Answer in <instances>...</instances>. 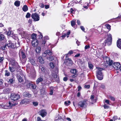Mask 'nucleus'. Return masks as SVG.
<instances>
[{"label": "nucleus", "instance_id": "nucleus-5", "mask_svg": "<svg viewBox=\"0 0 121 121\" xmlns=\"http://www.w3.org/2000/svg\"><path fill=\"white\" fill-rule=\"evenodd\" d=\"M87 104V100L84 99L83 100L79 101L78 103V106L84 108L86 107Z\"/></svg>", "mask_w": 121, "mask_h": 121}, {"label": "nucleus", "instance_id": "nucleus-12", "mask_svg": "<svg viewBox=\"0 0 121 121\" xmlns=\"http://www.w3.org/2000/svg\"><path fill=\"white\" fill-rule=\"evenodd\" d=\"M26 86L28 88H30L34 89H36V87L35 84H32L30 83L27 84Z\"/></svg>", "mask_w": 121, "mask_h": 121}, {"label": "nucleus", "instance_id": "nucleus-49", "mask_svg": "<svg viewBox=\"0 0 121 121\" xmlns=\"http://www.w3.org/2000/svg\"><path fill=\"white\" fill-rule=\"evenodd\" d=\"M49 65L52 68H53L54 67V64L53 63H50Z\"/></svg>", "mask_w": 121, "mask_h": 121}, {"label": "nucleus", "instance_id": "nucleus-37", "mask_svg": "<svg viewBox=\"0 0 121 121\" xmlns=\"http://www.w3.org/2000/svg\"><path fill=\"white\" fill-rule=\"evenodd\" d=\"M108 98L110 99L112 101H115V98L113 97L111 95H108Z\"/></svg>", "mask_w": 121, "mask_h": 121}, {"label": "nucleus", "instance_id": "nucleus-4", "mask_svg": "<svg viewBox=\"0 0 121 121\" xmlns=\"http://www.w3.org/2000/svg\"><path fill=\"white\" fill-rule=\"evenodd\" d=\"M39 68L42 73H44L45 75V77H48L50 76L49 71L48 69H46L45 67L43 65L40 66Z\"/></svg>", "mask_w": 121, "mask_h": 121}, {"label": "nucleus", "instance_id": "nucleus-46", "mask_svg": "<svg viewBox=\"0 0 121 121\" xmlns=\"http://www.w3.org/2000/svg\"><path fill=\"white\" fill-rule=\"evenodd\" d=\"M66 62L69 63V64H70L71 65H72L73 64L72 61L71 60V59H69V60L68 59V60H67V61Z\"/></svg>", "mask_w": 121, "mask_h": 121}, {"label": "nucleus", "instance_id": "nucleus-47", "mask_svg": "<svg viewBox=\"0 0 121 121\" xmlns=\"http://www.w3.org/2000/svg\"><path fill=\"white\" fill-rule=\"evenodd\" d=\"M100 85H99L100 87L103 89H105V86L104 85V84H100Z\"/></svg>", "mask_w": 121, "mask_h": 121}, {"label": "nucleus", "instance_id": "nucleus-24", "mask_svg": "<svg viewBox=\"0 0 121 121\" xmlns=\"http://www.w3.org/2000/svg\"><path fill=\"white\" fill-rule=\"evenodd\" d=\"M22 10L24 12L27 11L28 10L27 6L26 5H24L22 8Z\"/></svg>", "mask_w": 121, "mask_h": 121}, {"label": "nucleus", "instance_id": "nucleus-64", "mask_svg": "<svg viewBox=\"0 0 121 121\" xmlns=\"http://www.w3.org/2000/svg\"><path fill=\"white\" fill-rule=\"evenodd\" d=\"M68 80V78L66 77H65L63 78V80L65 81H66Z\"/></svg>", "mask_w": 121, "mask_h": 121}, {"label": "nucleus", "instance_id": "nucleus-32", "mask_svg": "<svg viewBox=\"0 0 121 121\" xmlns=\"http://www.w3.org/2000/svg\"><path fill=\"white\" fill-rule=\"evenodd\" d=\"M37 35L34 33L32 34L31 35L32 39L34 40H36V36Z\"/></svg>", "mask_w": 121, "mask_h": 121}, {"label": "nucleus", "instance_id": "nucleus-8", "mask_svg": "<svg viewBox=\"0 0 121 121\" xmlns=\"http://www.w3.org/2000/svg\"><path fill=\"white\" fill-rule=\"evenodd\" d=\"M31 17L35 21H38L39 20V17L38 14L36 13H33L31 15Z\"/></svg>", "mask_w": 121, "mask_h": 121}, {"label": "nucleus", "instance_id": "nucleus-58", "mask_svg": "<svg viewBox=\"0 0 121 121\" xmlns=\"http://www.w3.org/2000/svg\"><path fill=\"white\" fill-rule=\"evenodd\" d=\"M70 12L71 13H73L74 12V10L73 8H71L70 10Z\"/></svg>", "mask_w": 121, "mask_h": 121}, {"label": "nucleus", "instance_id": "nucleus-62", "mask_svg": "<svg viewBox=\"0 0 121 121\" xmlns=\"http://www.w3.org/2000/svg\"><path fill=\"white\" fill-rule=\"evenodd\" d=\"M44 40H46L48 39H49V38L47 36H46L45 37H44L43 38Z\"/></svg>", "mask_w": 121, "mask_h": 121}, {"label": "nucleus", "instance_id": "nucleus-45", "mask_svg": "<svg viewBox=\"0 0 121 121\" xmlns=\"http://www.w3.org/2000/svg\"><path fill=\"white\" fill-rule=\"evenodd\" d=\"M46 40H44L42 41V46L43 47H44L45 45V43H46Z\"/></svg>", "mask_w": 121, "mask_h": 121}, {"label": "nucleus", "instance_id": "nucleus-2", "mask_svg": "<svg viewBox=\"0 0 121 121\" xmlns=\"http://www.w3.org/2000/svg\"><path fill=\"white\" fill-rule=\"evenodd\" d=\"M58 73V69L56 68L54 70V72L52 74L53 79L57 82H58L59 81Z\"/></svg>", "mask_w": 121, "mask_h": 121}, {"label": "nucleus", "instance_id": "nucleus-33", "mask_svg": "<svg viewBox=\"0 0 121 121\" xmlns=\"http://www.w3.org/2000/svg\"><path fill=\"white\" fill-rule=\"evenodd\" d=\"M50 91H55L57 90V88L56 87L51 86L50 88Z\"/></svg>", "mask_w": 121, "mask_h": 121}, {"label": "nucleus", "instance_id": "nucleus-36", "mask_svg": "<svg viewBox=\"0 0 121 121\" xmlns=\"http://www.w3.org/2000/svg\"><path fill=\"white\" fill-rule=\"evenodd\" d=\"M47 54L48 55H51L52 54V53L50 50H47L45 51Z\"/></svg>", "mask_w": 121, "mask_h": 121}, {"label": "nucleus", "instance_id": "nucleus-23", "mask_svg": "<svg viewBox=\"0 0 121 121\" xmlns=\"http://www.w3.org/2000/svg\"><path fill=\"white\" fill-rule=\"evenodd\" d=\"M20 2L19 0H16L14 3V5L17 7H19L20 5Z\"/></svg>", "mask_w": 121, "mask_h": 121}, {"label": "nucleus", "instance_id": "nucleus-30", "mask_svg": "<svg viewBox=\"0 0 121 121\" xmlns=\"http://www.w3.org/2000/svg\"><path fill=\"white\" fill-rule=\"evenodd\" d=\"M35 51L37 53H40V47L39 46L37 47Z\"/></svg>", "mask_w": 121, "mask_h": 121}, {"label": "nucleus", "instance_id": "nucleus-6", "mask_svg": "<svg viewBox=\"0 0 121 121\" xmlns=\"http://www.w3.org/2000/svg\"><path fill=\"white\" fill-rule=\"evenodd\" d=\"M19 55L20 58L22 57V59H24V62H26V56L22 50L21 49L20 50Z\"/></svg>", "mask_w": 121, "mask_h": 121}, {"label": "nucleus", "instance_id": "nucleus-28", "mask_svg": "<svg viewBox=\"0 0 121 121\" xmlns=\"http://www.w3.org/2000/svg\"><path fill=\"white\" fill-rule=\"evenodd\" d=\"M5 76H9L10 75V72L7 70L5 71Z\"/></svg>", "mask_w": 121, "mask_h": 121}, {"label": "nucleus", "instance_id": "nucleus-15", "mask_svg": "<svg viewBox=\"0 0 121 121\" xmlns=\"http://www.w3.org/2000/svg\"><path fill=\"white\" fill-rule=\"evenodd\" d=\"M117 47L121 49V39H119L117 40Z\"/></svg>", "mask_w": 121, "mask_h": 121}, {"label": "nucleus", "instance_id": "nucleus-3", "mask_svg": "<svg viewBox=\"0 0 121 121\" xmlns=\"http://www.w3.org/2000/svg\"><path fill=\"white\" fill-rule=\"evenodd\" d=\"M108 35L107 38L105 40L104 43H103V45H104L105 46L106 45L109 46L112 43V37L111 35L110 34H109L108 35V34H107L106 35Z\"/></svg>", "mask_w": 121, "mask_h": 121}, {"label": "nucleus", "instance_id": "nucleus-29", "mask_svg": "<svg viewBox=\"0 0 121 121\" xmlns=\"http://www.w3.org/2000/svg\"><path fill=\"white\" fill-rule=\"evenodd\" d=\"M94 95H91V96L90 99L92 101L93 103H95L96 102V100L95 99H94Z\"/></svg>", "mask_w": 121, "mask_h": 121}, {"label": "nucleus", "instance_id": "nucleus-14", "mask_svg": "<svg viewBox=\"0 0 121 121\" xmlns=\"http://www.w3.org/2000/svg\"><path fill=\"white\" fill-rule=\"evenodd\" d=\"M47 113L45 110L44 109L41 110L40 111V115L43 117H44L46 115Z\"/></svg>", "mask_w": 121, "mask_h": 121}, {"label": "nucleus", "instance_id": "nucleus-39", "mask_svg": "<svg viewBox=\"0 0 121 121\" xmlns=\"http://www.w3.org/2000/svg\"><path fill=\"white\" fill-rule=\"evenodd\" d=\"M70 72L71 73L73 74L76 73L77 72V70L75 69H71L70 70Z\"/></svg>", "mask_w": 121, "mask_h": 121}, {"label": "nucleus", "instance_id": "nucleus-21", "mask_svg": "<svg viewBox=\"0 0 121 121\" xmlns=\"http://www.w3.org/2000/svg\"><path fill=\"white\" fill-rule=\"evenodd\" d=\"M29 100L27 99H24L22 100L20 102V104H23L29 102Z\"/></svg>", "mask_w": 121, "mask_h": 121}, {"label": "nucleus", "instance_id": "nucleus-54", "mask_svg": "<svg viewBox=\"0 0 121 121\" xmlns=\"http://www.w3.org/2000/svg\"><path fill=\"white\" fill-rule=\"evenodd\" d=\"M79 63H80L82 65L84 63V61H82L81 59H79L78 61Z\"/></svg>", "mask_w": 121, "mask_h": 121}, {"label": "nucleus", "instance_id": "nucleus-50", "mask_svg": "<svg viewBox=\"0 0 121 121\" xmlns=\"http://www.w3.org/2000/svg\"><path fill=\"white\" fill-rule=\"evenodd\" d=\"M85 4L86 5H87V6L85 5L83 6V7L84 8H85L86 9H87L89 7L88 4L87 3H86Z\"/></svg>", "mask_w": 121, "mask_h": 121}, {"label": "nucleus", "instance_id": "nucleus-48", "mask_svg": "<svg viewBox=\"0 0 121 121\" xmlns=\"http://www.w3.org/2000/svg\"><path fill=\"white\" fill-rule=\"evenodd\" d=\"M30 14L29 13H27L26 15V18H29L30 16Z\"/></svg>", "mask_w": 121, "mask_h": 121}, {"label": "nucleus", "instance_id": "nucleus-26", "mask_svg": "<svg viewBox=\"0 0 121 121\" xmlns=\"http://www.w3.org/2000/svg\"><path fill=\"white\" fill-rule=\"evenodd\" d=\"M17 78L20 82H22L23 79L22 77L19 75H17Z\"/></svg>", "mask_w": 121, "mask_h": 121}, {"label": "nucleus", "instance_id": "nucleus-11", "mask_svg": "<svg viewBox=\"0 0 121 121\" xmlns=\"http://www.w3.org/2000/svg\"><path fill=\"white\" fill-rule=\"evenodd\" d=\"M43 78L42 77H40L38 78L36 81V83L37 84H39V83H41L43 85L44 84L43 83Z\"/></svg>", "mask_w": 121, "mask_h": 121}, {"label": "nucleus", "instance_id": "nucleus-60", "mask_svg": "<svg viewBox=\"0 0 121 121\" xmlns=\"http://www.w3.org/2000/svg\"><path fill=\"white\" fill-rule=\"evenodd\" d=\"M90 86L89 85H85L84 87L85 88L88 89L90 88Z\"/></svg>", "mask_w": 121, "mask_h": 121}, {"label": "nucleus", "instance_id": "nucleus-31", "mask_svg": "<svg viewBox=\"0 0 121 121\" xmlns=\"http://www.w3.org/2000/svg\"><path fill=\"white\" fill-rule=\"evenodd\" d=\"M20 43L19 42L17 41V43H16L14 44L15 48L19 47L20 46Z\"/></svg>", "mask_w": 121, "mask_h": 121}, {"label": "nucleus", "instance_id": "nucleus-19", "mask_svg": "<svg viewBox=\"0 0 121 121\" xmlns=\"http://www.w3.org/2000/svg\"><path fill=\"white\" fill-rule=\"evenodd\" d=\"M24 96L26 97H30L31 96V94L26 92H25L23 93Z\"/></svg>", "mask_w": 121, "mask_h": 121}, {"label": "nucleus", "instance_id": "nucleus-34", "mask_svg": "<svg viewBox=\"0 0 121 121\" xmlns=\"http://www.w3.org/2000/svg\"><path fill=\"white\" fill-rule=\"evenodd\" d=\"M100 84V83H98L96 82H95L94 83V88H95L98 86H99Z\"/></svg>", "mask_w": 121, "mask_h": 121}, {"label": "nucleus", "instance_id": "nucleus-13", "mask_svg": "<svg viewBox=\"0 0 121 121\" xmlns=\"http://www.w3.org/2000/svg\"><path fill=\"white\" fill-rule=\"evenodd\" d=\"M121 65L119 63H114L113 65V67L116 69H119Z\"/></svg>", "mask_w": 121, "mask_h": 121}, {"label": "nucleus", "instance_id": "nucleus-25", "mask_svg": "<svg viewBox=\"0 0 121 121\" xmlns=\"http://www.w3.org/2000/svg\"><path fill=\"white\" fill-rule=\"evenodd\" d=\"M38 59L39 62L41 64H43L44 63V60L43 58L41 56L39 57Z\"/></svg>", "mask_w": 121, "mask_h": 121}, {"label": "nucleus", "instance_id": "nucleus-51", "mask_svg": "<svg viewBox=\"0 0 121 121\" xmlns=\"http://www.w3.org/2000/svg\"><path fill=\"white\" fill-rule=\"evenodd\" d=\"M33 104L34 106H36L38 105V103L35 102H33Z\"/></svg>", "mask_w": 121, "mask_h": 121}, {"label": "nucleus", "instance_id": "nucleus-56", "mask_svg": "<svg viewBox=\"0 0 121 121\" xmlns=\"http://www.w3.org/2000/svg\"><path fill=\"white\" fill-rule=\"evenodd\" d=\"M47 53L46 52V51H45L42 54L43 56V57H46L47 55Z\"/></svg>", "mask_w": 121, "mask_h": 121}, {"label": "nucleus", "instance_id": "nucleus-53", "mask_svg": "<svg viewBox=\"0 0 121 121\" xmlns=\"http://www.w3.org/2000/svg\"><path fill=\"white\" fill-rule=\"evenodd\" d=\"M104 107L105 109H108L109 108V106L106 104H105L104 106Z\"/></svg>", "mask_w": 121, "mask_h": 121}, {"label": "nucleus", "instance_id": "nucleus-17", "mask_svg": "<svg viewBox=\"0 0 121 121\" xmlns=\"http://www.w3.org/2000/svg\"><path fill=\"white\" fill-rule=\"evenodd\" d=\"M3 40L4 41V43L6 42V40L5 38L4 35L2 34H0V41Z\"/></svg>", "mask_w": 121, "mask_h": 121}, {"label": "nucleus", "instance_id": "nucleus-10", "mask_svg": "<svg viewBox=\"0 0 121 121\" xmlns=\"http://www.w3.org/2000/svg\"><path fill=\"white\" fill-rule=\"evenodd\" d=\"M6 45H7L8 47L10 48L14 49L15 48L14 45L13 43L12 42L9 41L7 43H6Z\"/></svg>", "mask_w": 121, "mask_h": 121}, {"label": "nucleus", "instance_id": "nucleus-55", "mask_svg": "<svg viewBox=\"0 0 121 121\" xmlns=\"http://www.w3.org/2000/svg\"><path fill=\"white\" fill-rule=\"evenodd\" d=\"M106 27L107 29H108L109 30L110 29L111 26L109 24H107L106 25Z\"/></svg>", "mask_w": 121, "mask_h": 121}, {"label": "nucleus", "instance_id": "nucleus-63", "mask_svg": "<svg viewBox=\"0 0 121 121\" xmlns=\"http://www.w3.org/2000/svg\"><path fill=\"white\" fill-rule=\"evenodd\" d=\"M80 28L83 31H84L85 30V28L83 26H80Z\"/></svg>", "mask_w": 121, "mask_h": 121}, {"label": "nucleus", "instance_id": "nucleus-20", "mask_svg": "<svg viewBox=\"0 0 121 121\" xmlns=\"http://www.w3.org/2000/svg\"><path fill=\"white\" fill-rule=\"evenodd\" d=\"M38 41L37 39L33 40L32 42V45L33 47H35L38 44Z\"/></svg>", "mask_w": 121, "mask_h": 121}, {"label": "nucleus", "instance_id": "nucleus-59", "mask_svg": "<svg viewBox=\"0 0 121 121\" xmlns=\"http://www.w3.org/2000/svg\"><path fill=\"white\" fill-rule=\"evenodd\" d=\"M90 48V46L89 45H86L85 46V49H88Z\"/></svg>", "mask_w": 121, "mask_h": 121}, {"label": "nucleus", "instance_id": "nucleus-38", "mask_svg": "<svg viewBox=\"0 0 121 121\" xmlns=\"http://www.w3.org/2000/svg\"><path fill=\"white\" fill-rule=\"evenodd\" d=\"M71 22V26L74 28V26L76 24L75 22L74 21H72Z\"/></svg>", "mask_w": 121, "mask_h": 121}, {"label": "nucleus", "instance_id": "nucleus-52", "mask_svg": "<svg viewBox=\"0 0 121 121\" xmlns=\"http://www.w3.org/2000/svg\"><path fill=\"white\" fill-rule=\"evenodd\" d=\"M54 59L53 56H50L49 57V60L51 61H53Z\"/></svg>", "mask_w": 121, "mask_h": 121}, {"label": "nucleus", "instance_id": "nucleus-61", "mask_svg": "<svg viewBox=\"0 0 121 121\" xmlns=\"http://www.w3.org/2000/svg\"><path fill=\"white\" fill-rule=\"evenodd\" d=\"M4 59V57H0V62L2 63Z\"/></svg>", "mask_w": 121, "mask_h": 121}, {"label": "nucleus", "instance_id": "nucleus-43", "mask_svg": "<svg viewBox=\"0 0 121 121\" xmlns=\"http://www.w3.org/2000/svg\"><path fill=\"white\" fill-rule=\"evenodd\" d=\"M73 53V51L72 50H70L69 51L68 53L66 54V56H69L72 54Z\"/></svg>", "mask_w": 121, "mask_h": 121}, {"label": "nucleus", "instance_id": "nucleus-7", "mask_svg": "<svg viewBox=\"0 0 121 121\" xmlns=\"http://www.w3.org/2000/svg\"><path fill=\"white\" fill-rule=\"evenodd\" d=\"M20 98V95L17 94H12L11 95V100L16 101L18 100Z\"/></svg>", "mask_w": 121, "mask_h": 121}, {"label": "nucleus", "instance_id": "nucleus-57", "mask_svg": "<svg viewBox=\"0 0 121 121\" xmlns=\"http://www.w3.org/2000/svg\"><path fill=\"white\" fill-rule=\"evenodd\" d=\"M39 6L41 8H43L44 7V4H43L42 3H40L39 4Z\"/></svg>", "mask_w": 121, "mask_h": 121}, {"label": "nucleus", "instance_id": "nucleus-44", "mask_svg": "<svg viewBox=\"0 0 121 121\" xmlns=\"http://www.w3.org/2000/svg\"><path fill=\"white\" fill-rule=\"evenodd\" d=\"M113 61L112 60H110L107 63L108 64V65L109 66H111L112 65V64L113 63Z\"/></svg>", "mask_w": 121, "mask_h": 121}, {"label": "nucleus", "instance_id": "nucleus-9", "mask_svg": "<svg viewBox=\"0 0 121 121\" xmlns=\"http://www.w3.org/2000/svg\"><path fill=\"white\" fill-rule=\"evenodd\" d=\"M18 31L19 33L21 34L24 37H26L27 35V32L26 31H23V28H19L18 29Z\"/></svg>", "mask_w": 121, "mask_h": 121}, {"label": "nucleus", "instance_id": "nucleus-18", "mask_svg": "<svg viewBox=\"0 0 121 121\" xmlns=\"http://www.w3.org/2000/svg\"><path fill=\"white\" fill-rule=\"evenodd\" d=\"M88 67L89 69L91 70H92L94 66L93 65L90 61H88Z\"/></svg>", "mask_w": 121, "mask_h": 121}, {"label": "nucleus", "instance_id": "nucleus-27", "mask_svg": "<svg viewBox=\"0 0 121 121\" xmlns=\"http://www.w3.org/2000/svg\"><path fill=\"white\" fill-rule=\"evenodd\" d=\"M12 78L9 79V83L10 84H12L13 82L14 81V76H12Z\"/></svg>", "mask_w": 121, "mask_h": 121}, {"label": "nucleus", "instance_id": "nucleus-1", "mask_svg": "<svg viewBox=\"0 0 121 121\" xmlns=\"http://www.w3.org/2000/svg\"><path fill=\"white\" fill-rule=\"evenodd\" d=\"M97 70L96 71V76L97 78L99 80H101L103 78V76L101 71L103 70H105V68H104L99 67L97 68Z\"/></svg>", "mask_w": 121, "mask_h": 121}, {"label": "nucleus", "instance_id": "nucleus-16", "mask_svg": "<svg viewBox=\"0 0 121 121\" xmlns=\"http://www.w3.org/2000/svg\"><path fill=\"white\" fill-rule=\"evenodd\" d=\"M13 66L15 68H19V66L18 63L16 61H14L12 62Z\"/></svg>", "mask_w": 121, "mask_h": 121}, {"label": "nucleus", "instance_id": "nucleus-22", "mask_svg": "<svg viewBox=\"0 0 121 121\" xmlns=\"http://www.w3.org/2000/svg\"><path fill=\"white\" fill-rule=\"evenodd\" d=\"M28 59H29V60L28 61H29L33 65H34L35 64V61L34 59H32L31 58H30V57H28Z\"/></svg>", "mask_w": 121, "mask_h": 121}, {"label": "nucleus", "instance_id": "nucleus-41", "mask_svg": "<svg viewBox=\"0 0 121 121\" xmlns=\"http://www.w3.org/2000/svg\"><path fill=\"white\" fill-rule=\"evenodd\" d=\"M70 101H65L64 103L65 104L66 106L69 105L70 104Z\"/></svg>", "mask_w": 121, "mask_h": 121}, {"label": "nucleus", "instance_id": "nucleus-35", "mask_svg": "<svg viewBox=\"0 0 121 121\" xmlns=\"http://www.w3.org/2000/svg\"><path fill=\"white\" fill-rule=\"evenodd\" d=\"M4 43V45L1 47L0 48L1 50H5V48H6V47L7 46V45H6V42H5V43Z\"/></svg>", "mask_w": 121, "mask_h": 121}, {"label": "nucleus", "instance_id": "nucleus-42", "mask_svg": "<svg viewBox=\"0 0 121 121\" xmlns=\"http://www.w3.org/2000/svg\"><path fill=\"white\" fill-rule=\"evenodd\" d=\"M9 69L10 71L12 72H14L15 70L14 68L13 67L9 66Z\"/></svg>", "mask_w": 121, "mask_h": 121}, {"label": "nucleus", "instance_id": "nucleus-40", "mask_svg": "<svg viewBox=\"0 0 121 121\" xmlns=\"http://www.w3.org/2000/svg\"><path fill=\"white\" fill-rule=\"evenodd\" d=\"M104 59L105 60L107 63L110 60L108 56H106L104 58Z\"/></svg>", "mask_w": 121, "mask_h": 121}]
</instances>
